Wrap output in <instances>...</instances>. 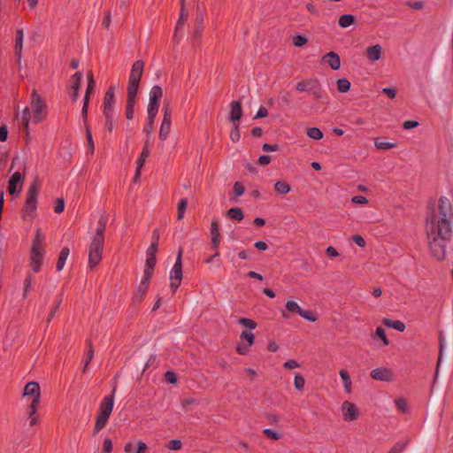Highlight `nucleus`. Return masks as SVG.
<instances>
[{"label":"nucleus","mask_w":453,"mask_h":453,"mask_svg":"<svg viewBox=\"0 0 453 453\" xmlns=\"http://www.w3.org/2000/svg\"><path fill=\"white\" fill-rule=\"evenodd\" d=\"M41 183L38 178H35L34 181L29 185L27 197L22 208V218L24 220L27 218L34 219L36 217L37 211V196L40 191Z\"/></svg>","instance_id":"39448f33"},{"label":"nucleus","mask_w":453,"mask_h":453,"mask_svg":"<svg viewBox=\"0 0 453 453\" xmlns=\"http://www.w3.org/2000/svg\"><path fill=\"white\" fill-rule=\"evenodd\" d=\"M181 446H182L181 441L180 440H177V439H173V440L169 441V442L167 444V448L170 450H179V449H181Z\"/></svg>","instance_id":"680f3d73"},{"label":"nucleus","mask_w":453,"mask_h":453,"mask_svg":"<svg viewBox=\"0 0 453 453\" xmlns=\"http://www.w3.org/2000/svg\"><path fill=\"white\" fill-rule=\"evenodd\" d=\"M115 88L111 86L104 94L103 111H115Z\"/></svg>","instance_id":"f3484780"},{"label":"nucleus","mask_w":453,"mask_h":453,"mask_svg":"<svg viewBox=\"0 0 453 453\" xmlns=\"http://www.w3.org/2000/svg\"><path fill=\"white\" fill-rule=\"evenodd\" d=\"M274 189L278 194L286 195L290 192L291 187L288 182L279 180L275 183Z\"/></svg>","instance_id":"72a5a7b5"},{"label":"nucleus","mask_w":453,"mask_h":453,"mask_svg":"<svg viewBox=\"0 0 453 453\" xmlns=\"http://www.w3.org/2000/svg\"><path fill=\"white\" fill-rule=\"evenodd\" d=\"M102 450L104 453H111L112 451V441L110 438H104Z\"/></svg>","instance_id":"338daca9"},{"label":"nucleus","mask_w":453,"mask_h":453,"mask_svg":"<svg viewBox=\"0 0 453 453\" xmlns=\"http://www.w3.org/2000/svg\"><path fill=\"white\" fill-rule=\"evenodd\" d=\"M30 118H31L30 110L28 107H25L24 110L22 111L21 120H22V124H23L24 132L26 133V142L27 143L28 142V140H29L28 125H29Z\"/></svg>","instance_id":"5701e85b"},{"label":"nucleus","mask_w":453,"mask_h":453,"mask_svg":"<svg viewBox=\"0 0 453 453\" xmlns=\"http://www.w3.org/2000/svg\"><path fill=\"white\" fill-rule=\"evenodd\" d=\"M305 380L304 378L300 374H296L294 379V385L297 390H303L304 388Z\"/></svg>","instance_id":"5fc2aeb1"},{"label":"nucleus","mask_w":453,"mask_h":453,"mask_svg":"<svg viewBox=\"0 0 453 453\" xmlns=\"http://www.w3.org/2000/svg\"><path fill=\"white\" fill-rule=\"evenodd\" d=\"M32 286L31 276L28 275L24 280L23 297L26 298Z\"/></svg>","instance_id":"69168bd1"},{"label":"nucleus","mask_w":453,"mask_h":453,"mask_svg":"<svg viewBox=\"0 0 453 453\" xmlns=\"http://www.w3.org/2000/svg\"><path fill=\"white\" fill-rule=\"evenodd\" d=\"M62 303V294L58 296V300L55 301L54 306L52 307L50 312L48 315L47 321L50 322L55 316L56 311L59 308Z\"/></svg>","instance_id":"09e8293b"},{"label":"nucleus","mask_w":453,"mask_h":453,"mask_svg":"<svg viewBox=\"0 0 453 453\" xmlns=\"http://www.w3.org/2000/svg\"><path fill=\"white\" fill-rule=\"evenodd\" d=\"M147 292H148V288H143L139 285L134 294V303H142V300L144 299Z\"/></svg>","instance_id":"e433bc0d"},{"label":"nucleus","mask_w":453,"mask_h":453,"mask_svg":"<svg viewBox=\"0 0 453 453\" xmlns=\"http://www.w3.org/2000/svg\"><path fill=\"white\" fill-rule=\"evenodd\" d=\"M203 19L204 13L203 12H199L196 13L193 29L194 36L196 38L200 37L203 31Z\"/></svg>","instance_id":"412c9836"},{"label":"nucleus","mask_w":453,"mask_h":453,"mask_svg":"<svg viewBox=\"0 0 453 453\" xmlns=\"http://www.w3.org/2000/svg\"><path fill=\"white\" fill-rule=\"evenodd\" d=\"M165 380L170 384H175L177 382V375L173 371H167L165 373Z\"/></svg>","instance_id":"e2e57ef3"},{"label":"nucleus","mask_w":453,"mask_h":453,"mask_svg":"<svg viewBox=\"0 0 453 453\" xmlns=\"http://www.w3.org/2000/svg\"><path fill=\"white\" fill-rule=\"evenodd\" d=\"M30 99L33 111V122L37 124L44 119L47 115L46 104L36 90L32 91Z\"/></svg>","instance_id":"0eeeda50"},{"label":"nucleus","mask_w":453,"mask_h":453,"mask_svg":"<svg viewBox=\"0 0 453 453\" xmlns=\"http://www.w3.org/2000/svg\"><path fill=\"white\" fill-rule=\"evenodd\" d=\"M180 5H181L180 13V17L177 21V24L184 27V24L187 21L188 17V13L185 8V0H180Z\"/></svg>","instance_id":"a19ab883"},{"label":"nucleus","mask_w":453,"mask_h":453,"mask_svg":"<svg viewBox=\"0 0 453 453\" xmlns=\"http://www.w3.org/2000/svg\"><path fill=\"white\" fill-rule=\"evenodd\" d=\"M156 262H157L156 257H147L144 272H150V273H153L154 268L156 265Z\"/></svg>","instance_id":"de8ad7c7"},{"label":"nucleus","mask_w":453,"mask_h":453,"mask_svg":"<svg viewBox=\"0 0 453 453\" xmlns=\"http://www.w3.org/2000/svg\"><path fill=\"white\" fill-rule=\"evenodd\" d=\"M244 192H245V188H244L243 184L240 181H236L234 184V193L235 196H241L244 194Z\"/></svg>","instance_id":"052dcab7"},{"label":"nucleus","mask_w":453,"mask_h":453,"mask_svg":"<svg viewBox=\"0 0 453 453\" xmlns=\"http://www.w3.org/2000/svg\"><path fill=\"white\" fill-rule=\"evenodd\" d=\"M87 343H88V350L86 352V359H85L84 367L82 370L83 372H86L88 365H89L91 360L94 358V349H93L92 342L90 341H87Z\"/></svg>","instance_id":"c9c22d12"},{"label":"nucleus","mask_w":453,"mask_h":453,"mask_svg":"<svg viewBox=\"0 0 453 453\" xmlns=\"http://www.w3.org/2000/svg\"><path fill=\"white\" fill-rule=\"evenodd\" d=\"M163 111L164 117L160 126L158 136L160 140L165 141L168 138L172 123V113L169 108V104L165 105Z\"/></svg>","instance_id":"f8f14e48"},{"label":"nucleus","mask_w":453,"mask_h":453,"mask_svg":"<svg viewBox=\"0 0 453 453\" xmlns=\"http://www.w3.org/2000/svg\"><path fill=\"white\" fill-rule=\"evenodd\" d=\"M211 249L212 250H218L219 243L221 242V235L219 232V224L217 219H214L211 224Z\"/></svg>","instance_id":"dca6fc26"},{"label":"nucleus","mask_w":453,"mask_h":453,"mask_svg":"<svg viewBox=\"0 0 453 453\" xmlns=\"http://www.w3.org/2000/svg\"><path fill=\"white\" fill-rule=\"evenodd\" d=\"M307 38L301 35H296L293 37V43L296 47H302L307 43Z\"/></svg>","instance_id":"6e6d98bb"},{"label":"nucleus","mask_w":453,"mask_h":453,"mask_svg":"<svg viewBox=\"0 0 453 453\" xmlns=\"http://www.w3.org/2000/svg\"><path fill=\"white\" fill-rule=\"evenodd\" d=\"M183 26L176 24L173 36V42L174 43H179V42L181 40L183 36Z\"/></svg>","instance_id":"49530a36"},{"label":"nucleus","mask_w":453,"mask_h":453,"mask_svg":"<svg viewBox=\"0 0 453 453\" xmlns=\"http://www.w3.org/2000/svg\"><path fill=\"white\" fill-rule=\"evenodd\" d=\"M375 146L378 150H389L396 147V143L383 142L377 139L375 141Z\"/></svg>","instance_id":"a18cd8bd"},{"label":"nucleus","mask_w":453,"mask_h":453,"mask_svg":"<svg viewBox=\"0 0 453 453\" xmlns=\"http://www.w3.org/2000/svg\"><path fill=\"white\" fill-rule=\"evenodd\" d=\"M162 96H163L162 88L158 85L153 86L150 91V99H149V104L147 107L148 115L157 116L158 108H159V102H160Z\"/></svg>","instance_id":"1a4fd4ad"},{"label":"nucleus","mask_w":453,"mask_h":453,"mask_svg":"<svg viewBox=\"0 0 453 453\" xmlns=\"http://www.w3.org/2000/svg\"><path fill=\"white\" fill-rule=\"evenodd\" d=\"M279 98L286 105H289L291 104V94L288 90H280Z\"/></svg>","instance_id":"603ef678"},{"label":"nucleus","mask_w":453,"mask_h":453,"mask_svg":"<svg viewBox=\"0 0 453 453\" xmlns=\"http://www.w3.org/2000/svg\"><path fill=\"white\" fill-rule=\"evenodd\" d=\"M182 254H183V250L181 248H180L179 251H178L176 261L170 272V287L173 293L180 286L181 280L183 277Z\"/></svg>","instance_id":"6e6552de"},{"label":"nucleus","mask_w":453,"mask_h":453,"mask_svg":"<svg viewBox=\"0 0 453 453\" xmlns=\"http://www.w3.org/2000/svg\"><path fill=\"white\" fill-rule=\"evenodd\" d=\"M153 273L150 272H144L143 277L142 279V281L140 283V286L149 289L150 280L152 278Z\"/></svg>","instance_id":"13d9d810"},{"label":"nucleus","mask_w":453,"mask_h":453,"mask_svg":"<svg viewBox=\"0 0 453 453\" xmlns=\"http://www.w3.org/2000/svg\"><path fill=\"white\" fill-rule=\"evenodd\" d=\"M239 323L250 330L255 329L257 327V323L250 319L242 318L240 319Z\"/></svg>","instance_id":"864d4df0"},{"label":"nucleus","mask_w":453,"mask_h":453,"mask_svg":"<svg viewBox=\"0 0 453 453\" xmlns=\"http://www.w3.org/2000/svg\"><path fill=\"white\" fill-rule=\"evenodd\" d=\"M350 81L346 78H342L337 81V88L342 93H346L350 89Z\"/></svg>","instance_id":"ea45409f"},{"label":"nucleus","mask_w":453,"mask_h":453,"mask_svg":"<svg viewBox=\"0 0 453 453\" xmlns=\"http://www.w3.org/2000/svg\"><path fill=\"white\" fill-rule=\"evenodd\" d=\"M88 78V86L85 92V96L83 98V105L81 109V118L83 121L86 122V119H88V104L91 95L94 93L95 87H96V81L94 79V75L92 71L88 72L87 73Z\"/></svg>","instance_id":"9d476101"},{"label":"nucleus","mask_w":453,"mask_h":453,"mask_svg":"<svg viewBox=\"0 0 453 453\" xmlns=\"http://www.w3.org/2000/svg\"><path fill=\"white\" fill-rule=\"evenodd\" d=\"M299 315L302 318H303L304 319L311 321V322H314L318 319L317 316L311 311H309V310L302 309Z\"/></svg>","instance_id":"8fccbe9b"},{"label":"nucleus","mask_w":453,"mask_h":453,"mask_svg":"<svg viewBox=\"0 0 453 453\" xmlns=\"http://www.w3.org/2000/svg\"><path fill=\"white\" fill-rule=\"evenodd\" d=\"M409 443V441H398L396 442L393 447L392 449L388 451V453H402L404 449L407 447Z\"/></svg>","instance_id":"37998d69"},{"label":"nucleus","mask_w":453,"mask_h":453,"mask_svg":"<svg viewBox=\"0 0 453 453\" xmlns=\"http://www.w3.org/2000/svg\"><path fill=\"white\" fill-rule=\"evenodd\" d=\"M242 116V104L238 101H233L230 104V112H229V119L231 121L235 123L236 121H239L240 119Z\"/></svg>","instance_id":"aec40b11"},{"label":"nucleus","mask_w":453,"mask_h":453,"mask_svg":"<svg viewBox=\"0 0 453 453\" xmlns=\"http://www.w3.org/2000/svg\"><path fill=\"white\" fill-rule=\"evenodd\" d=\"M24 397H31V403H29L27 411V418H30V425L35 426L37 423V418L35 414L37 411V407L40 403V387L35 381H30L26 384L23 392Z\"/></svg>","instance_id":"423d86ee"},{"label":"nucleus","mask_w":453,"mask_h":453,"mask_svg":"<svg viewBox=\"0 0 453 453\" xmlns=\"http://www.w3.org/2000/svg\"><path fill=\"white\" fill-rule=\"evenodd\" d=\"M395 404L401 412L405 413L407 411V402L403 398H397L395 400Z\"/></svg>","instance_id":"4d7b16f0"},{"label":"nucleus","mask_w":453,"mask_h":453,"mask_svg":"<svg viewBox=\"0 0 453 453\" xmlns=\"http://www.w3.org/2000/svg\"><path fill=\"white\" fill-rule=\"evenodd\" d=\"M150 138H148L144 142L142 151L139 158L136 161V165H139V167L143 166L146 158L150 156Z\"/></svg>","instance_id":"cd10ccee"},{"label":"nucleus","mask_w":453,"mask_h":453,"mask_svg":"<svg viewBox=\"0 0 453 453\" xmlns=\"http://www.w3.org/2000/svg\"><path fill=\"white\" fill-rule=\"evenodd\" d=\"M44 235L40 228L35 231V238L32 242L31 250H43Z\"/></svg>","instance_id":"bb28decb"},{"label":"nucleus","mask_w":453,"mask_h":453,"mask_svg":"<svg viewBox=\"0 0 453 453\" xmlns=\"http://www.w3.org/2000/svg\"><path fill=\"white\" fill-rule=\"evenodd\" d=\"M340 377L342 380L344 389L347 393L351 392V379L349 372L346 370H340L339 372Z\"/></svg>","instance_id":"2f4dec72"},{"label":"nucleus","mask_w":453,"mask_h":453,"mask_svg":"<svg viewBox=\"0 0 453 453\" xmlns=\"http://www.w3.org/2000/svg\"><path fill=\"white\" fill-rule=\"evenodd\" d=\"M307 135L314 140H320L323 138V132L318 127H309L306 132Z\"/></svg>","instance_id":"58836bf2"},{"label":"nucleus","mask_w":453,"mask_h":453,"mask_svg":"<svg viewBox=\"0 0 453 453\" xmlns=\"http://www.w3.org/2000/svg\"><path fill=\"white\" fill-rule=\"evenodd\" d=\"M65 210V202L61 198H57L54 206V211L58 214L62 213Z\"/></svg>","instance_id":"0e129e2a"},{"label":"nucleus","mask_w":453,"mask_h":453,"mask_svg":"<svg viewBox=\"0 0 453 453\" xmlns=\"http://www.w3.org/2000/svg\"><path fill=\"white\" fill-rule=\"evenodd\" d=\"M25 173L15 172L8 181V192L12 196H18L22 189Z\"/></svg>","instance_id":"9b49d317"},{"label":"nucleus","mask_w":453,"mask_h":453,"mask_svg":"<svg viewBox=\"0 0 453 453\" xmlns=\"http://www.w3.org/2000/svg\"><path fill=\"white\" fill-rule=\"evenodd\" d=\"M156 117L157 116L154 115H148L147 123L143 127V133L147 134L148 135H150L153 133Z\"/></svg>","instance_id":"79ce46f5"},{"label":"nucleus","mask_w":453,"mask_h":453,"mask_svg":"<svg viewBox=\"0 0 453 453\" xmlns=\"http://www.w3.org/2000/svg\"><path fill=\"white\" fill-rule=\"evenodd\" d=\"M187 205L188 200L186 198H182L180 200L177 209V219L180 220L184 218L187 210Z\"/></svg>","instance_id":"4c0bfd02"},{"label":"nucleus","mask_w":453,"mask_h":453,"mask_svg":"<svg viewBox=\"0 0 453 453\" xmlns=\"http://www.w3.org/2000/svg\"><path fill=\"white\" fill-rule=\"evenodd\" d=\"M42 251L43 250H31L30 265L35 273L41 270L43 257Z\"/></svg>","instance_id":"a211bd4d"},{"label":"nucleus","mask_w":453,"mask_h":453,"mask_svg":"<svg viewBox=\"0 0 453 453\" xmlns=\"http://www.w3.org/2000/svg\"><path fill=\"white\" fill-rule=\"evenodd\" d=\"M106 224L107 218L102 215L98 219L96 234L88 248V265L91 269L96 267L102 260Z\"/></svg>","instance_id":"7ed1b4c3"},{"label":"nucleus","mask_w":453,"mask_h":453,"mask_svg":"<svg viewBox=\"0 0 453 453\" xmlns=\"http://www.w3.org/2000/svg\"><path fill=\"white\" fill-rule=\"evenodd\" d=\"M22 42H23V30L17 29L16 41H15V53L19 58H20V57H21Z\"/></svg>","instance_id":"c756f323"},{"label":"nucleus","mask_w":453,"mask_h":453,"mask_svg":"<svg viewBox=\"0 0 453 453\" xmlns=\"http://www.w3.org/2000/svg\"><path fill=\"white\" fill-rule=\"evenodd\" d=\"M375 336L379 337L383 342V346H388L389 344V341L386 336L385 330L378 326L375 330Z\"/></svg>","instance_id":"3c124183"},{"label":"nucleus","mask_w":453,"mask_h":453,"mask_svg":"<svg viewBox=\"0 0 453 453\" xmlns=\"http://www.w3.org/2000/svg\"><path fill=\"white\" fill-rule=\"evenodd\" d=\"M227 217L232 220L242 221L244 214L241 208L234 207L227 211Z\"/></svg>","instance_id":"7c9ffc66"},{"label":"nucleus","mask_w":453,"mask_h":453,"mask_svg":"<svg viewBox=\"0 0 453 453\" xmlns=\"http://www.w3.org/2000/svg\"><path fill=\"white\" fill-rule=\"evenodd\" d=\"M372 379L380 381L390 382L394 380V372L387 367L375 368L371 372Z\"/></svg>","instance_id":"ddd939ff"},{"label":"nucleus","mask_w":453,"mask_h":453,"mask_svg":"<svg viewBox=\"0 0 453 453\" xmlns=\"http://www.w3.org/2000/svg\"><path fill=\"white\" fill-rule=\"evenodd\" d=\"M322 61L329 65L334 70H338L341 67L340 56L334 51H330L322 57Z\"/></svg>","instance_id":"6ab92c4d"},{"label":"nucleus","mask_w":453,"mask_h":453,"mask_svg":"<svg viewBox=\"0 0 453 453\" xmlns=\"http://www.w3.org/2000/svg\"><path fill=\"white\" fill-rule=\"evenodd\" d=\"M104 116V127L111 133L114 129L117 121L114 119L115 111H103Z\"/></svg>","instance_id":"393cba45"},{"label":"nucleus","mask_w":453,"mask_h":453,"mask_svg":"<svg viewBox=\"0 0 453 453\" xmlns=\"http://www.w3.org/2000/svg\"><path fill=\"white\" fill-rule=\"evenodd\" d=\"M382 52V48L380 45L376 44L373 46H370L366 49V56L371 61H377L380 58Z\"/></svg>","instance_id":"4be33fe9"},{"label":"nucleus","mask_w":453,"mask_h":453,"mask_svg":"<svg viewBox=\"0 0 453 453\" xmlns=\"http://www.w3.org/2000/svg\"><path fill=\"white\" fill-rule=\"evenodd\" d=\"M241 338L246 340L248 342L249 346H252L254 344L255 335L252 333H248L244 331L242 333Z\"/></svg>","instance_id":"774afa93"},{"label":"nucleus","mask_w":453,"mask_h":453,"mask_svg":"<svg viewBox=\"0 0 453 453\" xmlns=\"http://www.w3.org/2000/svg\"><path fill=\"white\" fill-rule=\"evenodd\" d=\"M356 19L351 14H343L339 18L338 24L341 27L346 28L354 24Z\"/></svg>","instance_id":"473e14b6"},{"label":"nucleus","mask_w":453,"mask_h":453,"mask_svg":"<svg viewBox=\"0 0 453 453\" xmlns=\"http://www.w3.org/2000/svg\"><path fill=\"white\" fill-rule=\"evenodd\" d=\"M83 122H84L85 128H86V137H87V141H88V151L92 155L95 150V143H94V140L92 137V133L89 129L88 121L86 120V122L85 121H83Z\"/></svg>","instance_id":"f704fd0d"},{"label":"nucleus","mask_w":453,"mask_h":453,"mask_svg":"<svg viewBox=\"0 0 453 453\" xmlns=\"http://www.w3.org/2000/svg\"><path fill=\"white\" fill-rule=\"evenodd\" d=\"M286 310L287 311H281V316L284 319H288V312L300 314V312L302 311L301 307L299 306V304L296 301H288L287 303H286Z\"/></svg>","instance_id":"b1692460"},{"label":"nucleus","mask_w":453,"mask_h":453,"mask_svg":"<svg viewBox=\"0 0 453 453\" xmlns=\"http://www.w3.org/2000/svg\"><path fill=\"white\" fill-rule=\"evenodd\" d=\"M312 88H313V87L311 85V81H302L298 82L296 87V89L298 92H304L307 90H311Z\"/></svg>","instance_id":"c03bdc74"},{"label":"nucleus","mask_w":453,"mask_h":453,"mask_svg":"<svg viewBox=\"0 0 453 453\" xmlns=\"http://www.w3.org/2000/svg\"><path fill=\"white\" fill-rule=\"evenodd\" d=\"M144 68L142 60H136L133 65L128 78L127 84V98L126 104V118L129 120L134 118V105L136 102V95L138 92L140 81L142 79Z\"/></svg>","instance_id":"f03ea898"},{"label":"nucleus","mask_w":453,"mask_h":453,"mask_svg":"<svg viewBox=\"0 0 453 453\" xmlns=\"http://www.w3.org/2000/svg\"><path fill=\"white\" fill-rule=\"evenodd\" d=\"M82 79V73L79 71L76 72L70 79L69 95L73 101H76L79 97V92Z\"/></svg>","instance_id":"2eb2a0df"},{"label":"nucleus","mask_w":453,"mask_h":453,"mask_svg":"<svg viewBox=\"0 0 453 453\" xmlns=\"http://www.w3.org/2000/svg\"><path fill=\"white\" fill-rule=\"evenodd\" d=\"M342 411L345 421H354L358 418L357 408L356 404L351 402H343L342 405Z\"/></svg>","instance_id":"4468645a"},{"label":"nucleus","mask_w":453,"mask_h":453,"mask_svg":"<svg viewBox=\"0 0 453 453\" xmlns=\"http://www.w3.org/2000/svg\"><path fill=\"white\" fill-rule=\"evenodd\" d=\"M115 393L116 387L113 388L111 394L105 395L100 403L98 414L93 429V434H98L107 425L113 410Z\"/></svg>","instance_id":"20e7f679"},{"label":"nucleus","mask_w":453,"mask_h":453,"mask_svg":"<svg viewBox=\"0 0 453 453\" xmlns=\"http://www.w3.org/2000/svg\"><path fill=\"white\" fill-rule=\"evenodd\" d=\"M264 434L266 435L268 438L272 439V440H274V441H277L279 440L280 437H281V434L270 429V428H265L264 429L263 431Z\"/></svg>","instance_id":"bf43d9fd"},{"label":"nucleus","mask_w":453,"mask_h":453,"mask_svg":"<svg viewBox=\"0 0 453 453\" xmlns=\"http://www.w3.org/2000/svg\"><path fill=\"white\" fill-rule=\"evenodd\" d=\"M453 203L441 196L437 210L433 209L426 216V231L429 249L434 258L441 261L446 257V247L452 236Z\"/></svg>","instance_id":"f257e3e1"},{"label":"nucleus","mask_w":453,"mask_h":453,"mask_svg":"<svg viewBox=\"0 0 453 453\" xmlns=\"http://www.w3.org/2000/svg\"><path fill=\"white\" fill-rule=\"evenodd\" d=\"M383 324L386 326L395 329L399 332H403L406 328L405 324L401 320H392L390 319H384Z\"/></svg>","instance_id":"c85d7f7f"},{"label":"nucleus","mask_w":453,"mask_h":453,"mask_svg":"<svg viewBox=\"0 0 453 453\" xmlns=\"http://www.w3.org/2000/svg\"><path fill=\"white\" fill-rule=\"evenodd\" d=\"M69 254H70V250L68 247H63L61 249L60 254L58 258L57 265H56V270L58 272H60L61 270H63Z\"/></svg>","instance_id":"a878e982"}]
</instances>
